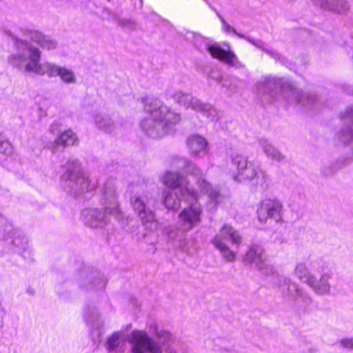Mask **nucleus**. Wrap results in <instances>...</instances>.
<instances>
[{"mask_svg":"<svg viewBox=\"0 0 353 353\" xmlns=\"http://www.w3.org/2000/svg\"><path fill=\"white\" fill-rule=\"evenodd\" d=\"M161 181L165 185L179 187L180 195L188 205L179 215L182 231H189L198 225L201 222L202 209L198 202V193L190 187L187 178L179 172H166Z\"/></svg>","mask_w":353,"mask_h":353,"instance_id":"f257e3e1","label":"nucleus"},{"mask_svg":"<svg viewBox=\"0 0 353 353\" xmlns=\"http://www.w3.org/2000/svg\"><path fill=\"white\" fill-rule=\"evenodd\" d=\"M144 109L150 116L141 122V126L153 138L168 134L171 126L181 119L179 114L172 111L158 99H147L144 102Z\"/></svg>","mask_w":353,"mask_h":353,"instance_id":"f03ea898","label":"nucleus"},{"mask_svg":"<svg viewBox=\"0 0 353 353\" xmlns=\"http://www.w3.org/2000/svg\"><path fill=\"white\" fill-rule=\"evenodd\" d=\"M15 51L8 58L9 63L21 72L44 75L49 61L41 63V51L29 43L19 32L12 34Z\"/></svg>","mask_w":353,"mask_h":353,"instance_id":"7ed1b4c3","label":"nucleus"},{"mask_svg":"<svg viewBox=\"0 0 353 353\" xmlns=\"http://www.w3.org/2000/svg\"><path fill=\"white\" fill-rule=\"evenodd\" d=\"M101 203L103 211L98 209H85L82 216L85 225L91 228H101L106 225L110 221L112 214L119 221L123 218V214L120 210L117 199V188L113 181H107L103 188Z\"/></svg>","mask_w":353,"mask_h":353,"instance_id":"20e7f679","label":"nucleus"},{"mask_svg":"<svg viewBox=\"0 0 353 353\" xmlns=\"http://www.w3.org/2000/svg\"><path fill=\"white\" fill-rule=\"evenodd\" d=\"M147 327L148 332L139 330L131 332V353H163L162 345L172 339V334L155 322L149 323Z\"/></svg>","mask_w":353,"mask_h":353,"instance_id":"39448f33","label":"nucleus"},{"mask_svg":"<svg viewBox=\"0 0 353 353\" xmlns=\"http://www.w3.org/2000/svg\"><path fill=\"white\" fill-rule=\"evenodd\" d=\"M281 85L283 97L290 103H300L303 105H307L316 99L314 94H303L294 85L290 83H283L282 79L272 77H262L256 83V89L259 94L273 96V89Z\"/></svg>","mask_w":353,"mask_h":353,"instance_id":"423d86ee","label":"nucleus"},{"mask_svg":"<svg viewBox=\"0 0 353 353\" xmlns=\"http://www.w3.org/2000/svg\"><path fill=\"white\" fill-rule=\"evenodd\" d=\"M231 161L236 170V173L233 176L234 181H248L262 190H266L270 185L271 179L267 172L253 162L248 161L247 157L234 154L232 156Z\"/></svg>","mask_w":353,"mask_h":353,"instance_id":"0eeeda50","label":"nucleus"},{"mask_svg":"<svg viewBox=\"0 0 353 353\" xmlns=\"http://www.w3.org/2000/svg\"><path fill=\"white\" fill-rule=\"evenodd\" d=\"M65 171L62 175V187L74 196H82L84 193L94 190L89 178L81 170V164L76 159H70L65 165Z\"/></svg>","mask_w":353,"mask_h":353,"instance_id":"6e6552de","label":"nucleus"},{"mask_svg":"<svg viewBox=\"0 0 353 353\" xmlns=\"http://www.w3.org/2000/svg\"><path fill=\"white\" fill-rule=\"evenodd\" d=\"M130 204L146 230L153 232L158 229V220L154 211L148 205V196L145 192H141L137 188L135 193L130 197Z\"/></svg>","mask_w":353,"mask_h":353,"instance_id":"1a4fd4ad","label":"nucleus"},{"mask_svg":"<svg viewBox=\"0 0 353 353\" xmlns=\"http://www.w3.org/2000/svg\"><path fill=\"white\" fill-rule=\"evenodd\" d=\"M225 241H230L233 244H240L241 236L231 225L225 224L212 239V245L219 251L221 256L228 262L236 259V252L232 251Z\"/></svg>","mask_w":353,"mask_h":353,"instance_id":"9d476101","label":"nucleus"},{"mask_svg":"<svg viewBox=\"0 0 353 353\" xmlns=\"http://www.w3.org/2000/svg\"><path fill=\"white\" fill-rule=\"evenodd\" d=\"M172 98L178 104L183 106L185 108H191L196 112H200L210 121H216L221 116V112L213 105L203 103L200 99L192 97L188 93L177 91L172 95Z\"/></svg>","mask_w":353,"mask_h":353,"instance_id":"9b49d317","label":"nucleus"},{"mask_svg":"<svg viewBox=\"0 0 353 353\" xmlns=\"http://www.w3.org/2000/svg\"><path fill=\"white\" fill-rule=\"evenodd\" d=\"M183 168L187 172L198 178L197 184L201 191L206 194L212 203L219 204L223 201L225 197L220 193L218 187H212L204 178L203 172L194 163L186 159L181 160Z\"/></svg>","mask_w":353,"mask_h":353,"instance_id":"f8f14e48","label":"nucleus"},{"mask_svg":"<svg viewBox=\"0 0 353 353\" xmlns=\"http://www.w3.org/2000/svg\"><path fill=\"white\" fill-rule=\"evenodd\" d=\"M283 208V204L279 200L265 199L257 210L258 219L262 223L266 222L268 219L279 223L282 220Z\"/></svg>","mask_w":353,"mask_h":353,"instance_id":"ddd939ff","label":"nucleus"},{"mask_svg":"<svg viewBox=\"0 0 353 353\" xmlns=\"http://www.w3.org/2000/svg\"><path fill=\"white\" fill-rule=\"evenodd\" d=\"M244 261L254 264L256 268L265 274L273 272V266L267 258L263 248L260 245L251 246L245 254Z\"/></svg>","mask_w":353,"mask_h":353,"instance_id":"4468645a","label":"nucleus"},{"mask_svg":"<svg viewBox=\"0 0 353 353\" xmlns=\"http://www.w3.org/2000/svg\"><path fill=\"white\" fill-rule=\"evenodd\" d=\"M21 36L26 40L36 43L43 50H52L57 47V42L48 35L44 34L41 31L29 28H21L19 30Z\"/></svg>","mask_w":353,"mask_h":353,"instance_id":"2eb2a0df","label":"nucleus"},{"mask_svg":"<svg viewBox=\"0 0 353 353\" xmlns=\"http://www.w3.org/2000/svg\"><path fill=\"white\" fill-rule=\"evenodd\" d=\"M205 49L210 55L231 66H238L239 62L235 54L230 50H225L217 43H205Z\"/></svg>","mask_w":353,"mask_h":353,"instance_id":"dca6fc26","label":"nucleus"},{"mask_svg":"<svg viewBox=\"0 0 353 353\" xmlns=\"http://www.w3.org/2000/svg\"><path fill=\"white\" fill-rule=\"evenodd\" d=\"M189 153L191 156L201 158L206 155L209 151L207 140L196 134L190 135L186 141Z\"/></svg>","mask_w":353,"mask_h":353,"instance_id":"f3484780","label":"nucleus"},{"mask_svg":"<svg viewBox=\"0 0 353 353\" xmlns=\"http://www.w3.org/2000/svg\"><path fill=\"white\" fill-rule=\"evenodd\" d=\"M45 67L47 68L46 74L49 77H55L59 76L60 79L65 83H76L77 77L74 71L71 69L65 67H61L52 62L46 65Z\"/></svg>","mask_w":353,"mask_h":353,"instance_id":"a211bd4d","label":"nucleus"},{"mask_svg":"<svg viewBox=\"0 0 353 353\" xmlns=\"http://www.w3.org/2000/svg\"><path fill=\"white\" fill-rule=\"evenodd\" d=\"M332 276L329 272L322 273L319 279L314 275L307 280V285L318 294H328L330 292Z\"/></svg>","mask_w":353,"mask_h":353,"instance_id":"6ab92c4d","label":"nucleus"},{"mask_svg":"<svg viewBox=\"0 0 353 353\" xmlns=\"http://www.w3.org/2000/svg\"><path fill=\"white\" fill-rule=\"evenodd\" d=\"M276 284L286 296L293 298H303L305 292L298 285L283 275H277Z\"/></svg>","mask_w":353,"mask_h":353,"instance_id":"aec40b11","label":"nucleus"},{"mask_svg":"<svg viewBox=\"0 0 353 353\" xmlns=\"http://www.w3.org/2000/svg\"><path fill=\"white\" fill-rule=\"evenodd\" d=\"M94 123L99 130L107 134L114 133L120 128L119 123L108 114H96L94 117Z\"/></svg>","mask_w":353,"mask_h":353,"instance_id":"412c9836","label":"nucleus"},{"mask_svg":"<svg viewBox=\"0 0 353 353\" xmlns=\"http://www.w3.org/2000/svg\"><path fill=\"white\" fill-rule=\"evenodd\" d=\"M220 19L221 21L222 28L224 32H225L227 33L232 32L234 34H236V36H238L239 38L244 39L247 40L251 44H252L253 46H256V48L262 50L266 54H268V55H270V57H272V58H274L275 59H277L279 58V54L276 52L265 48L263 46V45L261 43V42H260V41H256L250 37H247L245 35L237 32L236 30L233 27H232L230 25H229L222 17H220Z\"/></svg>","mask_w":353,"mask_h":353,"instance_id":"4be33fe9","label":"nucleus"},{"mask_svg":"<svg viewBox=\"0 0 353 353\" xmlns=\"http://www.w3.org/2000/svg\"><path fill=\"white\" fill-rule=\"evenodd\" d=\"M166 186L172 188V190L163 192V204L169 210H178L181 208V202L184 201V199L180 195L179 187Z\"/></svg>","mask_w":353,"mask_h":353,"instance_id":"5701e85b","label":"nucleus"},{"mask_svg":"<svg viewBox=\"0 0 353 353\" xmlns=\"http://www.w3.org/2000/svg\"><path fill=\"white\" fill-rule=\"evenodd\" d=\"M341 118L346 122L350 123L345 126L339 134L340 140L347 143L353 140V108H348L341 113Z\"/></svg>","mask_w":353,"mask_h":353,"instance_id":"b1692460","label":"nucleus"},{"mask_svg":"<svg viewBox=\"0 0 353 353\" xmlns=\"http://www.w3.org/2000/svg\"><path fill=\"white\" fill-rule=\"evenodd\" d=\"M125 341V332L124 330L114 332L108 337L105 347L110 351H123V345Z\"/></svg>","mask_w":353,"mask_h":353,"instance_id":"393cba45","label":"nucleus"},{"mask_svg":"<svg viewBox=\"0 0 353 353\" xmlns=\"http://www.w3.org/2000/svg\"><path fill=\"white\" fill-rule=\"evenodd\" d=\"M77 141L76 134L71 130H68L59 134L51 145L52 150L54 152L59 147H67L74 145Z\"/></svg>","mask_w":353,"mask_h":353,"instance_id":"a878e982","label":"nucleus"},{"mask_svg":"<svg viewBox=\"0 0 353 353\" xmlns=\"http://www.w3.org/2000/svg\"><path fill=\"white\" fill-rule=\"evenodd\" d=\"M259 144L268 158L276 162H281L285 160V156L268 140L261 139L259 141Z\"/></svg>","mask_w":353,"mask_h":353,"instance_id":"bb28decb","label":"nucleus"},{"mask_svg":"<svg viewBox=\"0 0 353 353\" xmlns=\"http://www.w3.org/2000/svg\"><path fill=\"white\" fill-rule=\"evenodd\" d=\"M316 262L312 263V268L309 270L305 263H300L297 264L294 273L301 280L307 284V280L314 276L312 271L316 270Z\"/></svg>","mask_w":353,"mask_h":353,"instance_id":"cd10ccee","label":"nucleus"},{"mask_svg":"<svg viewBox=\"0 0 353 353\" xmlns=\"http://www.w3.org/2000/svg\"><path fill=\"white\" fill-rule=\"evenodd\" d=\"M12 231V224L4 217L0 216V239L6 240L11 237Z\"/></svg>","mask_w":353,"mask_h":353,"instance_id":"c85d7f7f","label":"nucleus"},{"mask_svg":"<svg viewBox=\"0 0 353 353\" xmlns=\"http://www.w3.org/2000/svg\"><path fill=\"white\" fill-rule=\"evenodd\" d=\"M314 6L319 8L321 10L325 11H331L336 10L334 3H336V0H312Z\"/></svg>","mask_w":353,"mask_h":353,"instance_id":"c756f323","label":"nucleus"},{"mask_svg":"<svg viewBox=\"0 0 353 353\" xmlns=\"http://www.w3.org/2000/svg\"><path fill=\"white\" fill-rule=\"evenodd\" d=\"M84 317L89 323H94L98 320L99 314L94 307H88L84 311Z\"/></svg>","mask_w":353,"mask_h":353,"instance_id":"7c9ffc66","label":"nucleus"},{"mask_svg":"<svg viewBox=\"0 0 353 353\" xmlns=\"http://www.w3.org/2000/svg\"><path fill=\"white\" fill-rule=\"evenodd\" d=\"M218 83H221L223 87H225L231 90H234L236 88V84L239 82L237 78H231L230 79H215Z\"/></svg>","mask_w":353,"mask_h":353,"instance_id":"2f4dec72","label":"nucleus"},{"mask_svg":"<svg viewBox=\"0 0 353 353\" xmlns=\"http://www.w3.org/2000/svg\"><path fill=\"white\" fill-rule=\"evenodd\" d=\"M336 2L334 3V6L336 8V10H331L330 12H336V13H343L347 10L349 8V5L347 1L343 0H336Z\"/></svg>","mask_w":353,"mask_h":353,"instance_id":"473e14b6","label":"nucleus"},{"mask_svg":"<svg viewBox=\"0 0 353 353\" xmlns=\"http://www.w3.org/2000/svg\"><path fill=\"white\" fill-rule=\"evenodd\" d=\"M12 148L8 141H0V152L8 154L11 152Z\"/></svg>","mask_w":353,"mask_h":353,"instance_id":"72a5a7b5","label":"nucleus"},{"mask_svg":"<svg viewBox=\"0 0 353 353\" xmlns=\"http://www.w3.org/2000/svg\"><path fill=\"white\" fill-rule=\"evenodd\" d=\"M340 343L343 347L353 349V338L341 339Z\"/></svg>","mask_w":353,"mask_h":353,"instance_id":"f704fd0d","label":"nucleus"},{"mask_svg":"<svg viewBox=\"0 0 353 353\" xmlns=\"http://www.w3.org/2000/svg\"><path fill=\"white\" fill-rule=\"evenodd\" d=\"M120 23L123 26H129L134 24V23L131 20H129V19H121V20H120Z\"/></svg>","mask_w":353,"mask_h":353,"instance_id":"c9c22d12","label":"nucleus"},{"mask_svg":"<svg viewBox=\"0 0 353 353\" xmlns=\"http://www.w3.org/2000/svg\"><path fill=\"white\" fill-rule=\"evenodd\" d=\"M59 125L57 123H54L50 126V132L53 134L56 133V131H58Z\"/></svg>","mask_w":353,"mask_h":353,"instance_id":"e433bc0d","label":"nucleus"},{"mask_svg":"<svg viewBox=\"0 0 353 353\" xmlns=\"http://www.w3.org/2000/svg\"><path fill=\"white\" fill-rule=\"evenodd\" d=\"M5 314L4 310L0 306V327L2 326V319Z\"/></svg>","mask_w":353,"mask_h":353,"instance_id":"4c0bfd02","label":"nucleus"},{"mask_svg":"<svg viewBox=\"0 0 353 353\" xmlns=\"http://www.w3.org/2000/svg\"><path fill=\"white\" fill-rule=\"evenodd\" d=\"M11 243L17 247L20 246L19 239L14 238L13 240H12Z\"/></svg>","mask_w":353,"mask_h":353,"instance_id":"58836bf2","label":"nucleus"},{"mask_svg":"<svg viewBox=\"0 0 353 353\" xmlns=\"http://www.w3.org/2000/svg\"><path fill=\"white\" fill-rule=\"evenodd\" d=\"M167 353H179V352L174 348H170L167 350Z\"/></svg>","mask_w":353,"mask_h":353,"instance_id":"ea45409f","label":"nucleus"},{"mask_svg":"<svg viewBox=\"0 0 353 353\" xmlns=\"http://www.w3.org/2000/svg\"><path fill=\"white\" fill-rule=\"evenodd\" d=\"M128 327L129 328H130V327H131V324H129V325H128Z\"/></svg>","mask_w":353,"mask_h":353,"instance_id":"a19ab883","label":"nucleus"}]
</instances>
